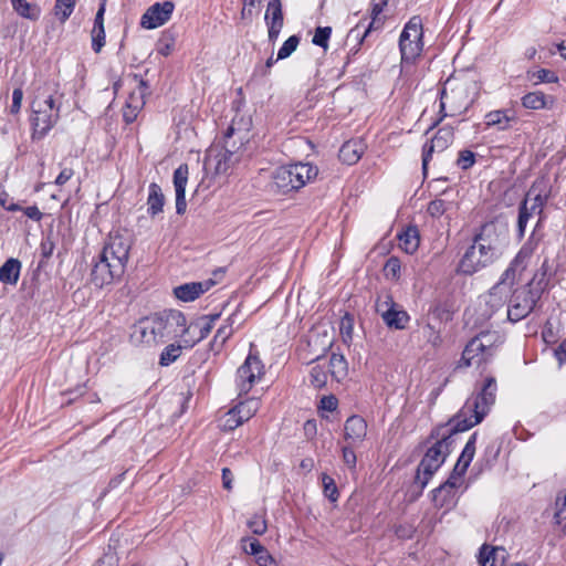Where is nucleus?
<instances>
[{
  "label": "nucleus",
  "instance_id": "nucleus-19",
  "mask_svg": "<svg viewBox=\"0 0 566 566\" xmlns=\"http://www.w3.org/2000/svg\"><path fill=\"white\" fill-rule=\"evenodd\" d=\"M286 175L291 178V182L295 186V190L303 188L306 184L316 179L318 169L310 163H296L283 166Z\"/></svg>",
  "mask_w": 566,
  "mask_h": 566
},
{
  "label": "nucleus",
  "instance_id": "nucleus-12",
  "mask_svg": "<svg viewBox=\"0 0 566 566\" xmlns=\"http://www.w3.org/2000/svg\"><path fill=\"white\" fill-rule=\"evenodd\" d=\"M130 249L132 241L129 238L114 233L109 234L99 254L103 255L105 261L113 264L115 271L125 272Z\"/></svg>",
  "mask_w": 566,
  "mask_h": 566
},
{
  "label": "nucleus",
  "instance_id": "nucleus-63",
  "mask_svg": "<svg viewBox=\"0 0 566 566\" xmlns=\"http://www.w3.org/2000/svg\"><path fill=\"white\" fill-rule=\"evenodd\" d=\"M556 521L560 525L563 532L566 534V496L563 500V503L558 507L556 512Z\"/></svg>",
  "mask_w": 566,
  "mask_h": 566
},
{
  "label": "nucleus",
  "instance_id": "nucleus-42",
  "mask_svg": "<svg viewBox=\"0 0 566 566\" xmlns=\"http://www.w3.org/2000/svg\"><path fill=\"white\" fill-rule=\"evenodd\" d=\"M522 105L528 109H543L547 106L546 95L542 92H531L522 97Z\"/></svg>",
  "mask_w": 566,
  "mask_h": 566
},
{
  "label": "nucleus",
  "instance_id": "nucleus-23",
  "mask_svg": "<svg viewBox=\"0 0 566 566\" xmlns=\"http://www.w3.org/2000/svg\"><path fill=\"white\" fill-rule=\"evenodd\" d=\"M533 253V245L531 243L524 244L518 251L513 262L511 263L510 268L505 271L504 277L510 282H513L516 276H521V274L528 266Z\"/></svg>",
  "mask_w": 566,
  "mask_h": 566
},
{
  "label": "nucleus",
  "instance_id": "nucleus-48",
  "mask_svg": "<svg viewBox=\"0 0 566 566\" xmlns=\"http://www.w3.org/2000/svg\"><path fill=\"white\" fill-rule=\"evenodd\" d=\"M322 484L325 496H327L332 502H336L339 494L334 479L328 474L323 473Z\"/></svg>",
  "mask_w": 566,
  "mask_h": 566
},
{
  "label": "nucleus",
  "instance_id": "nucleus-36",
  "mask_svg": "<svg viewBox=\"0 0 566 566\" xmlns=\"http://www.w3.org/2000/svg\"><path fill=\"white\" fill-rule=\"evenodd\" d=\"M271 186L280 193H287L295 190V186L291 182V178L286 175L283 166L277 167L272 174Z\"/></svg>",
  "mask_w": 566,
  "mask_h": 566
},
{
  "label": "nucleus",
  "instance_id": "nucleus-61",
  "mask_svg": "<svg viewBox=\"0 0 566 566\" xmlns=\"http://www.w3.org/2000/svg\"><path fill=\"white\" fill-rule=\"evenodd\" d=\"M261 0H243V8L241 15L243 19H250L253 15L254 9L260 4Z\"/></svg>",
  "mask_w": 566,
  "mask_h": 566
},
{
  "label": "nucleus",
  "instance_id": "nucleus-64",
  "mask_svg": "<svg viewBox=\"0 0 566 566\" xmlns=\"http://www.w3.org/2000/svg\"><path fill=\"white\" fill-rule=\"evenodd\" d=\"M256 563L259 566H276L273 556L265 548L256 556Z\"/></svg>",
  "mask_w": 566,
  "mask_h": 566
},
{
  "label": "nucleus",
  "instance_id": "nucleus-6",
  "mask_svg": "<svg viewBox=\"0 0 566 566\" xmlns=\"http://www.w3.org/2000/svg\"><path fill=\"white\" fill-rule=\"evenodd\" d=\"M422 36V21L415 15L406 23L399 38L402 72H408L409 66L420 56L423 50Z\"/></svg>",
  "mask_w": 566,
  "mask_h": 566
},
{
  "label": "nucleus",
  "instance_id": "nucleus-17",
  "mask_svg": "<svg viewBox=\"0 0 566 566\" xmlns=\"http://www.w3.org/2000/svg\"><path fill=\"white\" fill-rule=\"evenodd\" d=\"M453 136L454 134L451 127H442L436 133V135L430 139V142L424 144L422 151L423 170L427 169V166L433 153H442L452 144Z\"/></svg>",
  "mask_w": 566,
  "mask_h": 566
},
{
  "label": "nucleus",
  "instance_id": "nucleus-35",
  "mask_svg": "<svg viewBox=\"0 0 566 566\" xmlns=\"http://www.w3.org/2000/svg\"><path fill=\"white\" fill-rule=\"evenodd\" d=\"M399 247L406 253L412 254L415 253L420 243L419 232L416 227L407 228L402 233L398 235Z\"/></svg>",
  "mask_w": 566,
  "mask_h": 566
},
{
  "label": "nucleus",
  "instance_id": "nucleus-57",
  "mask_svg": "<svg viewBox=\"0 0 566 566\" xmlns=\"http://www.w3.org/2000/svg\"><path fill=\"white\" fill-rule=\"evenodd\" d=\"M474 163L475 155L473 151L468 149L460 151L457 164L461 169H469L474 165Z\"/></svg>",
  "mask_w": 566,
  "mask_h": 566
},
{
  "label": "nucleus",
  "instance_id": "nucleus-32",
  "mask_svg": "<svg viewBox=\"0 0 566 566\" xmlns=\"http://www.w3.org/2000/svg\"><path fill=\"white\" fill-rule=\"evenodd\" d=\"M475 441H476V434H472L468 442L464 446V449L462 450L461 455L458 459V462L454 465L453 472L451 475H458L460 478V481L462 480V476L467 472L473 457L475 453Z\"/></svg>",
  "mask_w": 566,
  "mask_h": 566
},
{
  "label": "nucleus",
  "instance_id": "nucleus-11",
  "mask_svg": "<svg viewBox=\"0 0 566 566\" xmlns=\"http://www.w3.org/2000/svg\"><path fill=\"white\" fill-rule=\"evenodd\" d=\"M265 369L258 353L250 352L237 370L235 386L239 395L248 394L264 376Z\"/></svg>",
  "mask_w": 566,
  "mask_h": 566
},
{
  "label": "nucleus",
  "instance_id": "nucleus-26",
  "mask_svg": "<svg viewBox=\"0 0 566 566\" xmlns=\"http://www.w3.org/2000/svg\"><path fill=\"white\" fill-rule=\"evenodd\" d=\"M265 20L269 27L270 40L276 39L283 27V14L280 0L269 1Z\"/></svg>",
  "mask_w": 566,
  "mask_h": 566
},
{
  "label": "nucleus",
  "instance_id": "nucleus-60",
  "mask_svg": "<svg viewBox=\"0 0 566 566\" xmlns=\"http://www.w3.org/2000/svg\"><path fill=\"white\" fill-rule=\"evenodd\" d=\"M23 99V92L21 88H14L12 92V103L10 106V113L11 114H18L21 109Z\"/></svg>",
  "mask_w": 566,
  "mask_h": 566
},
{
  "label": "nucleus",
  "instance_id": "nucleus-4",
  "mask_svg": "<svg viewBox=\"0 0 566 566\" xmlns=\"http://www.w3.org/2000/svg\"><path fill=\"white\" fill-rule=\"evenodd\" d=\"M496 381L488 377L479 391L465 401L455 418V429L465 431L480 423L495 402Z\"/></svg>",
  "mask_w": 566,
  "mask_h": 566
},
{
  "label": "nucleus",
  "instance_id": "nucleus-5",
  "mask_svg": "<svg viewBox=\"0 0 566 566\" xmlns=\"http://www.w3.org/2000/svg\"><path fill=\"white\" fill-rule=\"evenodd\" d=\"M234 129L229 127L223 137V144L216 143L208 150L205 166L218 175H226L239 161L238 147L231 143Z\"/></svg>",
  "mask_w": 566,
  "mask_h": 566
},
{
  "label": "nucleus",
  "instance_id": "nucleus-2",
  "mask_svg": "<svg viewBox=\"0 0 566 566\" xmlns=\"http://www.w3.org/2000/svg\"><path fill=\"white\" fill-rule=\"evenodd\" d=\"M503 235L504 230L496 223L483 224L472 245L460 260L459 271L463 274H473L491 264L497 256Z\"/></svg>",
  "mask_w": 566,
  "mask_h": 566
},
{
  "label": "nucleus",
  "instance_id": "nucleus-37",
  "mask_svg": "<svg viewBox=\"0 0 566 566\" xmlns=\"http://www.w3.org/2000/svg\"><path fill=\"white\" fill-rule=\"evenodd\" d=\"M384 322L390 328L403 329L409 322V315L397 305L390 313H387Z\"/></svg>",
  "mask_w": 566,
  "mask_h": 566
},
{
  "label": "nucleus",
  "instance_id": "nucleus-34",
  "mask_svg": "<svg viewBox=\"0 0 566 566\" xmlns=\"http://www.w3.org/2000/svg\"><path fill=\"white\" fill-rule=\"evenodd\" d=\"M21 272V262L18 259L10 258L0 266V282L9 285H15Z\"/></svg>",
  "mask_w": 566,
  "mask_h": 566
},
{
  "label": "nucleus",
  "instance_id": "nucleus-62",
  "mask_svg": "<svg viewBox=\"0 0 566 566\" xmlns=\"http://www.w3.org/2000/svg\"><path fill=\"white\" fill-rule=\"evenodd\" d=\"M174 50V40L172 39H161L157 46L158 54L163 56H168Z\"/></svg>",
  "mask_w": 566,
  "mask_h": 566
},
{
  "label": "nucleus",
  "instance_id": "nucleus-16",
  "mask_svg": "<svg viewBox=\"0 0 566 566\" xmlns=\"http://www.w3.org/2000/svg\"><path fill=\"white\" fill-rule=\"evenodd\" d=\"M518 117L513 108H500L488 112L483 117L485 129L495 128L497 132L510 130Z\"/></svg>",
  "mask_w": 566,
  "mask_h": 566
},
{
  "label": "nucleus",
  "instance_id": "nucleus-28",
  "mask_svg": "<svg viewBox=\"0 0 566 566\" xmlns=\"http://www.w3.org/2000/svg\"><path fill=\"white\" fill-rule=\"evenodd\" d=\"M506 555L507 553L503 547L483 545L480 548L479 563L481 566H503Z\"/></svg>",
  "mask_w": 566,
  "mask_h": 566
},
{
  "label": "nucleus",
  "instance_id": "nucleus-22",
  "mask_svg": "<svg viewBox=\"0 0 566 566\" xmlns=\"http://www.w3.org/2000/svg\"><path fill=\"white\" fill-rule=\"evenodd\" d=\"M146 90V83L144 81H139L136 88L130 92L123 109V117L126 123H133L138 113L143 109L145 105Z\"/></svg>",
  "mask_w": 566,
  "mask_h": 566
},
{
  "label": "nucleus",
  "instance_id": "nucleus-20",
  "mask_svg": "<svg viewBox=\"0 0 566 566\" xmlns=\"http://www.w3.org/2000/svg\"><path fill=\"white\" fill-rule=\"evenodd\" d=\"M458 475H450L447 482L433 491V502L437 507H451L455 504L458 489L462 485Z\"/></svg>",
  "mask_w": 566,
  "mask_h": 566
},
{
  "label": "nucleus",
  "instance_id": "nucleus-49",
  "mask_svg": "<svg viewBox=\"0 0 566 566\" xmlns=\"http://www.w3.org/2000/svg\"><path fill=\"white\" fill-rule=\"evenodd\" d=\"M397 304L394 302L392 297L389 294H385L379 296L376 301V311L384 319L387 313H390Z\"/></svg>",
  "mask_w": 566,
  "mask_h": 566
},
{
  "label": "nucleus",
  "instance_id": "nucleus-14",
  "mask_svg": "<svg viewBox=\"0 0 566 566\" xmlns=\"http://www.w3.org/2000/svg\"><path fill=\"white\" fill-rule=\"evenodd\" d=\"M447 104H450L453 113H460L469 108L471 101L469 99L467 83L451 78L446 81L441 91V111L444 109Z\"/></svg>",
  "mask_w": 566,
  "mask_h": 566
},
{
  "label": "nucleus",
  "instance_id": "nucleus-25",
  "mask_svg": "<svg viewBox=\"0 0 566 566\" xmlns=\"http://www.w3.org/2000/svg\"><path fill=\"white\" fill-rule=\"evenodd\" d=\"M213 284L214 282L212 280L186 283L175 287L174 294L182 302H192L207 292Z\"/></svg>",
  "mask_w": 566,
  "mask_h": 566
},
{
  "label": "nucleus",
  "instance_id": "nucleus-27",
  "mask_svg": "<svg viewBox=\"0 0 566 566\" xmlns=\"http://www.w3.org/2000/svg\"><path fill=\"white\" fill-rule=\"evenodd\" d=\"M367 433V423L359 416L349 417L344 427L345 439L350 444H357L364 440Z\"/></svg>",
  "mask_w": 566,
  "mask_h": 566
},
{
  "label": "nucleus",
  "instance_id": "nucleus-58",
  "mask_svg": "<svg viewBox=\"0 0 566 566\" xmlns=\"http://www.w3.org/2000/svg\"><path fill=\"white\" fill-rule=\"evenodd\" d=\"M340 334L345 342L352 339L353 318L348 314H346L340 321Z\"/></svg>",
  "mask_w": 566,
  "mask_h": 566
},
{
  "label": "nucleus",
  "instance_id": "nucleus-41",
  "mask_svg": "<svg viewBox=\"0 0 566 566\" xmlns=\"http://www.w3.org/2000/svg\"><path fill=\"white\" fill-rule=\"evenodd\" d=\"M233 333L232 323L224 324L220 326L210 343L211 349L216 353L221 352L226 342L231 337Z\"/></svg>",
  "mask_w": 566,
  "mask_h": 566
},
{
  "label": "nucleus",
  "instance_id": "nucleus-7",
  "mask_svg": "<svg viewBox=\"0 0 566 566\" xmlns=\"http://www.w3.org/2000/svg\"><path fill=\"white\" fill-rule=\"evenodd\" d=\"M348 365L345 357L333 353L328 358L318 357L316 364L312 367L310 377L311 382L316 388L326 386L328 378L340 382L347 377Z\"/></svg>",
  "mask_w": 566,
  "mask_h": 566
},
{
  "label": "nucleus",
  "instance_id": "nucleus-56",
  "mask_svg": "<svg viewBox=\"0 0 566 566\" xmlns=\"http://www.w3.org/2000/svg\"><path fill=\"white\" fill-rule=\"evenodd\" d=\"M448 209V203L442 199H434L428 205V213L431 217L439 218Z\"/></svg>",
  "mask_w": 566,
  "mask_h": 566
},
{
  "label": "nucleus",
  "instance_id": "nucleus-30",
  "mask_svg": "<svg viewBox=\"0 0 566 566\" xmlns=\"http://www.w3.org/2000/svg\"><path fill=\"white\" fill-rule=\"evenodd\" d=\"M511 283L512 282H509V280L504 277L501 282L491 289L485 298V303L490 305L492 311L502 307L506 303L507 296L510 294Z\"/></svg>",
  "mask_w": 566,
  "mask_h": 566
},
{
  "label": "nucleus",
  "instance_id": "nucleus-10",
  "mask_svg": "<svg viewBox=\"0 0 566 566\" xmlns=\"http://www.w3.org/2000/svg\"><path fill=\"white\" fill-rule=\"evenodd\" d=\"M551 193V187L548 181L545 178L536 179L530 190L526 193V197L520 207L517 227L521 235L524 234L526 226H527V212L528 209L533 211H543L544 206L547 202V199Z\"/></svg>",
  "mask_w": 566,
  "mask_h": 566
},
{
  "label": "nucleus",
  "instance_id": "nucleus-3",
  "mask_svg": "<svg viewBox=\"0 0 566 566\" xmlns=\"http://www.w3.org/2000/svg\"><path fill=\"white\" fill-rule=\"evenodd\" d=\"M184 314L170 311L142 319L136 326L133 337L136 342L151 346L165 339L176 337V328L182 326Z\"/></svg>",
  "mask_w": 566,
  "mask_h": 566
},
{
  "label": "nucleus",
  "instance_id": "nucleus-51",
  "mask_svg": "<svg viewBox=\"0 0 566 566\" xmlns=\"http://www.w3.org/2000/svg\"><path fill=\"white\" fill-rule=\"evenodd\" d=\"M401 263L396 256H391L387 260L384 266V273L387 279L398 280L400 276Z\"/></svg>",
  "mask_w": 566,
  "mask_h": 566
},
{
  "label": "nucleus",
  "instance_id": "nucleus-15",
  "mask_svg": "<svg viewBox=\"0 0 566 566\" xmlns=\"http://www.w3.org/2000/svg\"><path fill=\"white\" fill-rule=\"evenodd\" d=\"M175 10L171 1L156 2L151 4L140 18V27L146 30L157 29L167 23Z\"/></svg>",
  "mask_w": 566,
  "mask_h": 566
},
{
  "label": "nucleus",
  "instance_id": "nucleus-38",
  "mask_svg": "<svg viewBox=\"0 0 566 566\" xmlns=\"http://www.w3.org/2000/svg\"><path fill=\"white\" fill-rule=\"evenodd\" d=\"M261 402L256 398H249L244 401L238 403L234 408L238 417L243 421V423L250 420L260 409Z\"/></svg>",
  "mask_w": 566,
  "mask_h": 566
},
{
  "label": "nucleus",
  "instance_id": "nucleus-50",
  "mask_svg": "<svg viewBox=\"0 0 566 566\" xmlns=\"http://www.w3.org/2000/svg\"><path fill=\"white\" fill-rule=\"evenodd\" d=\"M331 34H332V28H329V27H318L315 30V33H314L313 39H312V42L315 45L321 46L324 50H327V48H328V40L331 38Z\"/></svg>",
  "mask_w": 566,
  "mask_h": 566
},
{
  "label": "nucleus",
  "instance_id": "nucleus-46",
  "mask_svg": "<svg viewBox=\"0 0 566 566\" xmlns=\"http://www.w3.org/2000/svg\"><path fill=\"white\" fill-rule=\"evenodd\" d=\"M242 423L243 421L238 417L234 408H232L220 419L219 427L224 431H232Z\"/></svg>",
  "mask_w": 566,
  "mask_h": 566
},
{
  "label": "nucleus",
  "instance_id": "nucleus-54",
  "mask_svg": "<svg viewBox=\"0 0 566 566\" xmlns=\"http://www.w3.org/2000/svg\"><path fill=\"white\" fill-rule=\"evenodd\" d=\"M105 44V30L104 27H93L92 29V48L94 52L98 53Z\"/></svg>",
  "mask_w": 566,
  "mask_h": 566
},
{
  "label": "nucleus",
  "instance_id": "nucleus-39",
  "mask_svg": "<svg viewBox=\"0 0 566 566\" xmlns=\"http://www.w3.org/2000/svg\"><path fill=\"white\" fill-rule=\"evenodd\" d=\"M14 11L22 18L29 20H38L41 14V9L35 3H30L27 0H19L11 2Z\"/></svg>",
  "mask_w": 566,
  "mask_h": 566
},
{
  "label": "nucleus",
  "instance_id": "nucleus-33",
  "mask_svg": "<svg viewBox=\"0 0 566 566\" xmlns=\"http://www.w3.org/2000/svg\"><path fill=\"white\" fill-rule=\"evenodd\" d=\"M165 206V196L159 185L151 182L148 186L147 213L156 217L163 212Z\"/></svg>",
  "mask_w": 566,
  "mask_h": 566
},
{
  "label": "nucleus",
  "instance_id": "nucleus-43",
  "mask_svg": "<svg viewBox=\"0 0 566 566\" xmlns=\"http://www.w3.org/2000/svg\"><path fill=\"white\" fill-rule=\"evenodd\" d=\"M373 28V23H369L368 28L361 30L359 25L353 28L348 34H347V42L354 41L355 45L350 48L349 54L355 55L359 51V46L364 39L369 33L370 29Z\"/></svg>",
  "mask_w": 566,
  "mask_h": 566
},
{
  "label": "nucleus",
  "instance_id": "nucleus-24",
  "mask_svg": "<svg viewBox=\"0 0 566 566\" xmlns=\"http://www.w3.org/2000/svg\"><path fill=\"white\" fill-rule=\"evenodd\" d=\"M189 169L186 164L180 165L174 172V186L176 190V212L182 214L186 211V186Z\"/></svg>",
  "mask_w": 566,
  "mask_h": 566
},
{
  "label": "nucleus",
  "instance_id": "nucleus-21",
  "mask_svg": "<svg viewBox=\"0 0 566 566\" xmlns=\"http://www.w3.org/2000/svg\"><path fill=\"white\" fill-rule=\"evenodd\" d=\"M146 90V83L144 81H139L136 88L130 92L123 109V117L126 123H133L138 113L143 109L145 105Z\"/></svg>",
  "mask_w": 566,
  "mask_h": 566
},
{
  "label": "nucleus",
  "instance_id": "nucleus-40",
  "mask_svg": "<svg viewBox=\"0 0 566 566\" xmlns=\"http://www.w3.org/2000/svg\"><path fill=\"white\" fill-rule=\"evenodd\" d=\"M182 349L186 348L180 342L167 345L159 356V365L164 367L171 365L180 357Z\"/></svg>",
  "mask_w": 566,
  "mask_h": 566
},
{
  "label": "nucleus",
  "instance_id": "nucleus-1",
  "mask_svg": "<svg viewBox=\"0 0 566 566\" xmlns=\"http://www.w3.org/2000/svg\"><path fill=\"white\" fill-rule=\"evenodd\" d=\"M64 94L57 85L39 86L31 101V137L33 140L43 139L60 119L61 105Z\"/></svg>",
  "mask_w": 566,
  "mask_h": 566
},
{
  "label": "nucleus",
  "instance_id": "nucleus-9",
  "mask_svg": "<svg viewBox=\"0 0 566 566\" xmlns=\"http://www.w3.org/2000/svg\"><path fill=\"white\" fill-rule=\"evenodd\" d=\"M452 440L450 437L438 440L430 447L418 465L416 480L424 488L434 472L443 464L450 453Z\"/></svg>",
  "mask_w": 566,
  "mask_h": 566
},
{
  "label": "nucleus",
  "instance_id": "nucleus-18",
  "mask_svg": "<svg viewBox=\"0 0 566 566\" xmlns=\"http://www.w3.org/2000/svg\"><path fill=\"white\" fill-rule=\"evenodd\" d=\"M123 274V271H115L113 264L98 254L97 260L93 263L91 281L95 286L103 287L111 284L115 279H119Z\"/></svg>",
  "mask_w": 566,
  "mask_h": 566
},
{
  "label": "nucleus",
  "instance_id": "nucleus-53",
  "mask_svg": "<svg viewBox=\"0 0 566 566\" xmlns=\"http://www.w3.org/2000/svg\"><path fill=\"white\" fill-rule=\"evenodd\" d=\"M248 526L252 531V533L255 535H263L268 530L266 521L261 515L252 516L248 521Z\"/></svg>",
  "mask_w": 566,
  "mask_h": 566
},
{
  "label": "nucleus",
  "instance_id": "nucleus-55",
  "mask_svg": "<svg viewBox=\"0 0 566 566\" xmlns=\"http://www.w3.org/2000/svg\"><path fill=\"white\" fill-rule=\"evenodd\" d=\"M242 547L245 553L251 554L253 556H258L265 548L261 545V543L255 538H242Z\"/></svg>",
  "mask_w": 566,
  "mask_h": 566
},
{
  "label": "nucleus",
  "instance_id": "nucleus-8",
  "mask_svg": "<svg viewBox=\"0 0 566 566\" xmlns=\"http://www.w3.org/2000/svg\"><path fill=\"white\" fill-rule=\"evenodd\" d=\"M501 343V336L496 332L481 333L467 344L462 353V364L464 366H479L493 356L495 347Z\"/></svg>",
  "mask_w": 566,
  "mask_h": 566
},
{
  "label": "nucleus",
  "instance_id": "nucleus-29",
  "mask_svg": "<svg viewBox=\"0 0 566 566\" xmlns=\"http://www.w3.org/2000/svg\"><path fill=\"white\" fill-rule=\"evenodd\" d=\"M366 146L361 139H350L340 147L339 158L347 165L356 164L363 156Z\"/></svg>",
  "mask_w": 566,
  "mask_h": 566
},
{
  "label": "nucleus",
  "instance_id": "nucleus-52",
  "mask_svg": "<svg viewBox=\"0 0 566 566\" xmlns=\"http://www.w3.org/2000/svg\"><path fill=\"white\" fill-rule=\"evenodd\" d=\"M298 43L300 39L296 35L290 36L280 48L276 60L289 57L297 49Z\"/></svg>",
  "mask_w": 566,
  "mask_h": 566
},
{
  "label": "nucleus",
  "instance_id": "nucleus-31",
  "mask_svg": "<svg viewBox=\"0 0 566 566\" xmlns=\"http://www.w3.org/2000/svg\"><path fill=\"white\" fill-rule=\"evenodd\" d=\"M176 337L180 338V343L186 349L192 348L199 342H201V335L199 334L198 326L195 322L187 324V319L184 316L182 326L176 328Z\"/></svg>",
  "mask_w": 566,
  "mask_h": 566
},
{
  "label": "nucleus",
  "instance_id": "nucleus-47",
  "mask_svg": "<svg viewBox=\"0 0 566 566\" xmlns=\"http://www.w3.org/2000/svg\"><path fill=\"white\" fill-rule=\"evenodd\" d=\"M530 78L534 81L535 84L556 83L558 81V76L555 74V72L547 69H539L531 72Z\"/></svg>",
  "mask_w": 566,
  "mask_h": 566
},
{
  "label": "nucleus",
  "instance_id": "nucleus-44",
  "mask_svg": "<svg viewBox=\"0 0 566 566\" xmlns=\"http://www.w3.org/2000/svg\"><path fill=\"white\" fill-rule=\"evenodd\" d=\"M76 0H56L54 14L61 23H64L72 14Z\"/></svg>",
  "mask_w": 566,
  "mask_h": 566
},
{
  "label": "nucleus",
  "instance_id": "nucleus-59",
  "mask_svg": "<svg viewBox=\"0 0 566 566\" xmlns=\"http://www.w3.org/2000/svg\"><path fill=\"white\" fill-rule=\"evenodd\" d=\"M0 206L7 209L8 211L21 210V207L12 202V199L10 198L9 193L3 189H0Z\"/></svg>",
  "mask_w": 566,
  "mask_h": 566
},
{
  "label": "nucleus",
  "instance_id": "nucleus-45",
  "mask_svg": "<svg viewBox=\"0 0 566 566\" xmlns=\"http://www.w3.org/2000/svg\"><path fill=\"white\" fill-rule=\"evenodd\" d=\"M219 318V314L216 315H205L197 319H195L196 326H198L199 334L201 335V339H205L211 332L214 322Z\"/></svg>",
  "mask_w": 566,
  "mask_h": 566
},
{
  "label": "nucleus",
  "instance_id": "nucleus-13",
  "mask_svg": "<svg viewBox=\"0 0 566 566\" xmlns=\"http://www.w3.org/2000/svg\"><path fill=\"white\" fill-rule=\"evenodd\" d=\"M541 291L533 289L531 284L516 290L507 308L509 318L513 322H518L526 317L533 311Z\"/></svg>",
  "mask_w": 566,
  "mask_h": 566
}]
</instances>
